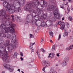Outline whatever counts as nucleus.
I'll return each mask as SVG.
<instances>
[{"label": "nucleus", "mask_w": 73, "mask_h": 73, "mask_svg": "<svg viewBox=\"0 0 73 73\" xmlns=\"http://www.w3.org/2000/svg\"><path fill=\"white\" fill-rule=\"evenodd\" d=\"M3 5L6 8L7 12L10 13H14L15 12H21V10L20 7H17L15 5H10L9 2L5 1L3 3Z\"/></svg>", "instance_id": "f257e3e1"}, {"label": "nucleus", "mask_w": 73, "mask_h": 73, "mask_svg": "<svg viewBox=\"0 0 73 73\" xmlns=\"http://www.w3.org/2000/svg\"><path fill=\"white\" fill-rule=\"evenodd\" d=\"M14 37L13 36L12 37L11 36V34L8 33L7 35V38L8 39H11V42L12 43H11L9 44V45L8 46V49L9 50H9H12V49H15L17 48L18 45H19V42H17L15 43L16 42V36L15 35H14Z\"/></svg>", "instance_id": "f03ea898"}, {"label": "nucleus", "mask_w": 73, "mask_h": 73, "mask_svg": "<svg viewBox=\"0 0 73 73\" xmlns=\"http://www.w3.org/2000/svg\"><path fill=\"white\" fill-rule=\"evenodd\" d=\"M7 52L6 51V47L3 46H0V57L2 58L4 62H9V61H11L10 59H7V57H9Z\"/></svg>", "instance_id": "7ed1b4c3"}, {"label": "nucleus", "mask_w": 73, "mask_h": 73, "mask_svg": "<svg viewBox=\"0 0 73 73\" xmlns=\"http://www.w3.org/2000/svg\"><path fill=\"white\" fill-rule=\"evenodd\" d=\"M45 15V14H43V12L42 11H41L38 13V15H36L35 17L33 15H31L32 19L31 20L30 18L31 17V15H27V17H26V18L25 20V21L27 23H29L30 21H31V22H33L35 19L36 20H39V19L38 18L39 17H40V19H41V17H42V19H43V18H44V16H46V15Z\"/></svg>", "instance_id": "20e7f679"}, {"label": "nucleus", "mask_w": 73, "mask_h": 73, "mask_svg": "<svg viewBox=\"0 0 73 73\" xmlns=\"http://www.w3.org/2000/svg\"><path fill=\"white\" fill-rule=\"evenodd\" d=\"M7 24L6 25L5 23L2 24L1 25V32H3L4 30V32L5 33H8L9 32L14 33H15V29L14 27L13 26H11L9 25L8 24V23H6Z\"/></svg>", "instance_id": "39448f33"}, {"label": "nucleus", "mask_w": 73, "mask_h": 73, "mask_svg": "<svg viewBox=\"0 0 73 73\" xmlns=\"http://www.w3.org/2000/svg\"><path fill=\"white\" fill-rule=\"evenodd\" d=\"M3 17L4 19L7 20V21H5V23H8L7 25H9V26L13 27H16V25L12 23V22L11 21V19L10 18V15H7L6 16L5 15V17Z\"/></svg>", "instance_id": "423d86ee"}, {"label": "nucleus", "mask_w": 73, "mask_h": 73, "mask_svg": "<svg viewBox=\"0 0 73 73\" xmlns=\"http://www.w3.org/2000/svg\"><path fill=\"white\" fill-rule=\"evenodd\" d=\"M36 6L34 4H31L29 3H28L26 5V6L27 7L25 8V9L26 11H28L29 12H30L31 15H33V13H35V11L33 9H31V7H33L34 6Z\"/></svg>", "instance_id": "0eeeda50"}, {"label": "nucleus", "mask_w": 73, "mask_h": 73, "mask_svg": "<svg viewBox=\"0 0 73 73\" xmlns=\"http://www.w3.org/2000/svg\"><path fill=\"white\" fill-rule=\"evenodd\" d=\"M3 66L5 68L8 69V70H9L10 72H13V71L14 69L13 68V67L12 65L10 64H4Z\"/></svg>", "instance_id": "6e6552de"}, {"label": "nucleus", "mask_w": 73, "mask_h": 73, "mask_svg": "<svg viewBox=\"0 0 73 73\" xmlns=\"http://www.w3.org/2000/svg\"><path fill=\"white\" fill-rule=\"evenodd\" d=\"M53 13L54 16L56 19H59L60 18V15L58 14V9H56L55 12H53Z\"/></svg>", "instance_id": "1a4fd4ad"}, {"label": "nucleus", "mask_w": 73, "mask_h": 73, "mask_svg": "<svg viewBox=\"0 0 73 73\" xmlns=\"http://www.w3.org/2000/svg\"><path fill=\"white\" fill-rule=\"evenodd\" d=\"M62 63V66H65L67 65V63H68V57H65Z\"/></svg>", "instance_id": "9d476101"}, {"label": "nucleus", "mask_w": 73, "mask_h": 73, "mask_svg": "<svg viewBox=\"0 0 73 73\" xmlns=\"http://www.w3.org/2000/svg\"><path fill=\"white\" fill-rule=\"evenodd\" d=\"M16 1H17L20 5L21 4L22 5H24L25 4V0H15Z\"/></svg>", "instance_id": "9b49d317"}, {"label": "nucleus", "mask_w": 73, "mask_h": 73, "mask_svg": "<svg viewBox=\"0 0 73 73\" xmlns=\"http://www.w3.org/2000/svg\"><path fill=\"white\" fill-rule=\"evenodd\" d=\"M1 15L3 17H5L6 14V11L5 9H3L1 11Z\"/></svg>", "instance_id": "f8f14e48"}, {"label": "nucleus", "mask_w": 73, "mask_h": 73, "mask_svg": "<svg viewBox=\"0 0 73 73\" xmlns=\"http://www.w3.org/2000/svg\"><path fill=\"white\" fill-rule=\"evenodd\" d=\"M42 64L43 65H46L47 66H49L50 65V62H46L45 61H44L42 62Z\"/></svg>", "instance_id": "ddd939ff"}, {"label": "nucleus", "mask_w": 73, "mask_h": 73, "mask_svg": "<svg viewBox=\"0 0 73 73\" xmlns=\"http://www.w3.org/2000/svg\"><path fill=\"white\" fill-rule=\"evenodd\" d=\"M54 6L52 5H50L48 6V7L47 8V10L48 11H53V8H54Z\"/></svg>", "instance_id": "4468645a"}, {"label": "nucleus", "mask_w": 73, "mask_h": 73, "mask_svg": "<svg viewBox=\"0 0 73 73\" xmlns=\"http://www.w3.org/2000/svg\"><path fill=\"white\" fill-rule=\"evenodd\" d=\"M10 43V41L7 40L5 42V44H4V46H8L9 44Z\"/></svg>", "instance_id": "2eb2a0df"}, {"label": "nucleus", "mask_w": 73, "mask_h": 73, "mask_svg": "<svg viewBox=\"0 0 73 73\" xmlns=\"http://www.w3.org/2000/svg\"><path fill=\"white\" fill-rule=\"evenodd\" d=\"M0 36L1 37H7L6 34L4 33H2L0 34Z\"/></svg>", "instance_id": "dca6fc26"}, {"label": "nucleus", "mask_w": 73, "mask_h": 73, "mask_svg": "<svg viewBox=\"0 0 73 73\" xmlns=\"http://www.w3.org/2000/svg\"><path fill=\"white\" fill-rule=\"evenodd\" d=\"M43 5H41V7H43L44 5H46L45 6V7H46V2L45 1H43Z\"/></svg>", "instance_id": "f3484780"}, {"label": "nucleus", "mask_w": 73, "mask_h": 73, "mask_svg": "<svg viewBox=\"0 0 73 73\" xmlns=\"http://www.w3.org/2000/svg\"><path fill=\"white\" fill-rule=\"evenodd\" d=\"M18 54V53L17 52H15L14 54L13 55V56L14 57V58H16Z\"/></svg>", "instance_id": "a211bd4d"}, {"label": "nucleus", "mask_w": 73, "mask_h": 73, "mask_svg": "<svg viewBox=\"0 0 73 73\" xmlns=\"http://www.w3.org/2000/svg\"><path fill=\"white\" fill-rule=\"evenodd\" d=\"M15 17L16 19L17 20H20V17L18 16L17 15H15Z\"/></svg>", "instance_id": "6ab92c4d"}, {"label": "nucleus", "mask_w": 73, "mask_h": 73, "mask_svg": "<svg viewBox=\"0 0 73 73\" xmlns=\"http://www.w3.org/2000/svg\"><path fill=\"white\" fill-rule=\"evenodd\" d=\"M3 42H4L3 39L2 38H0V45L2 44Z\"/></svg>", "instance_id": "aec40b11"}, {"label": "nucleus", "mask_w": 73, "mask_h": 73, "mask_svg": "<svg viewBox=\"0 0 73 73\" xmlns=\"http://www.w3.org/2000/svg\"><path fill=\"white\" fill-rule=\"evenodd\" d=\"M50 73H57V72L54 71V70H51L50 71Z\"/></svg>", "instance_id": "412c9836"}, {"label": "nucleus", "mask_w": 73, "mask_h": 73, "mask_svg": "<svg viewBox=\"0 0 73 73\" xmlns=\"http://www.w3.org/2000/svg\"><path fill=\"white\" fill-rule=\"evenodd\" d=\"M49 35L50 36H51L52 37H53V33L52 32H49Z\"/></svg>", "instance_id": "4be33fe9"}, {"label": "nucleus", "mask_w": 73, "mask_h": 73, "mask_svg": "<svg viewBox=\"0 0 73 73\" xmlns=\"http://www.w3.org/2000/svg\"><path fill=\"white\" fill-rule=\"evenodd\" d=\"M68 73H73V69H70L69 70Z\"/></svg>", "instance_id": "5701e85b"}, {"label": "nucleus", "mask_w": 73, "mask_h": 73, "mask_svg": "<svg viewBox=\"0 0 73 73\" xmlns=\"http://www.w3.org/2000/svg\"><path fill=\"white\" fill-rule=\"evenodd\" d=\"M56 24L58 25H60L62 24V22L61 21H59L58 22L56 23Z\"/></svg>", "instance_id": "b1692460"}, {"label": "nucleus", "mask_w": 73, "mask_h": 73, "mask_svg": "<svg viewBox=\"0 0 73 73\" xmlns=\"http://www.w3.org/2000/svg\"><path fill=\"white\" fill-rule=\"evenodd\" d=\"M65 36H68V32H66L63 34L64 37H65Z\"/></svg>", "instance_id": "393cba45"}, {"label": "nucleus", "mask_w": 73, "mask_h": 73, "mask_svg": "<svg viewBox=\"0 0 73 73\" xmlns=\"http://www.w3.org/2000/svg\"><path fill=\"white\" fill-rule=\"evenodd\" d=\"M65 23L64 22H62V24L61 25V26H62V27H64L65 26Z\"/></svg>", "instance_id": "a878e982"}, {"label": "nucleus", "mask_w": 73, "mask_h": 73, "mask_svg": "<svg viewBox=\"0 0 73 73\" xmlns=\"http://www.w3.org/2000/svg\"><path fill=\"white\" fill-rule=\"evenodd\" d=\"M68 19L70 20V21L72 20V17L71 16H70L68 17Z\"/></svg>", "instance_id": "bb28decb"}, {"label": "nucleus", "mask_w": 73, "mask_h": 73, "mask_svg": "<svg viewBox=\"0 0 73 73\" xmlns=\"http://www.w3.org/2000/svg\"><path fill=\"white\" fill-rule=\"evenodd\" d=\"M55 50V46L54 45L52 46V50Z\"/></svg>", "instance_id": "cd10ccee"}, {"label": "nucleus", "mask_w": 73, "mask_h": 73, "mask_svg": "<svg viewBox=\"0 0 73 73\" xmlns=\"http://www.w3.org/2000/svg\"><path fill=\"white\" fill-rule=\"evenodd\" d=\"M66 25L67 28H69V24L68 23H66Z\"/></svg>", "instance_id": "c85d7f7f"}, {"label": "nucleus", "mask_w": 73, "mask_h": 73, "mask_svg": "<svg viewBox=\"0 0 73 73\" xmlns=\"http://www.w3.org/2000/svg\"><path fill=\"white\" fill-rule=\"evenodd\" d=\"M64 27H65L61 26V27H60V29H62V30H63V29H64Z\"/></svg>", "instance_id": "c756f323"}, {"label": "nucleus", "mask_w": 73, "mask_h": 73, "mask_svg": "<svg viewBox=\"0 0 73 73\" xmlns=\"http://www.w3.org/2000/svg\"><path fill=\"white\" fill-rule=\"evenodd\" d=\"M61 38V34H60L59 36V38H58V40H60V39Z\"/></svg>", "instance_id": "7c9ffc66"}, {"label": "nucleus", "mask_w": 73, "mask_h": 73, "mask_svg": "<svg viewBox=\"0 0 73 73\" xmlns=\"http://www.w3.org/2000/svg\"><path fill=\"white\" fill-rule=\"evenodd\" d=\"M35 44V42H34L33 43L32 42L30 43V45H32V46H33V45H34Z\"/></svg>", "instance_id": "2f4dec72"}, {"label": "nucleus", "mask_w": 73, "mask_h": 73, "mask_svg": "<svg viewBox=\"0 0 73 73\" xmlns=\"http://www.w3.org/2000/svg\"><path fill=\"white\" fill-rule=\"evenodd\" d=\"M41 50L43 53H44L45 52V51L44 49V48H41Z\"/></svg>", "instance_id": "473e14b6"}, {"label": "nucleus", "mask_w": 73, "mask_h": 73, "mask_svg": "<svg viewBox=\"0 0 73 73\" xmlns=\"http://www.w3.org/2000/svg\"><path fill=\"white\" fill-rule=\"evenodd\" d=\"M30 49H33V46L31 45L30 44Z\"/></svg>", "instance_id": "72a5a7b5"}, {"label": "nucleus", "mask_w": 73, "mask_h": 73, "mask_svg": "<svg viewBox=\"0 0 73 73\" xmlns=\"http://www.w3.org/2000/svg\"><path fill=\"white\" fill-rule=\"evenodd\" d=\"M67 10L68 12H70V9L69 8V6H68Z\"/></svg>", "instance_id": "f704fd0d"}, {"label": "nucleus", "mask_w": 73, "mask_h": 73, "mask_svg": "<svg viewBox=\"0 0 73 73\" xmlns=\"http://www.w3.org/2000/svg\"><path fill=\"white\" fill-rule=\"evenodd\" d=\"M69 3H73V1L72 0H68Z\"/></svg>", "instance_id": "c9c22d12"}, {"label": "nucleus", "mask_w": 73, "mask_h": 73, "mask_svg": "<svg viewBox=\"0 0 73 73\" xmlns=\"http://www.w3.org/2000/svg\"><path fill=\"white\" fill-rule=\"evenodd\" d=\"M38 56L39 59H41V57H40V54H38Z\"/></svg>", "instance_id": "e433bc0d"}, {"label": "nucleus", "mask_w": 73, "mask_h": 73, "mask_svg": "<svg viewBox=\"0 0 73 73\" xmlns=\"http://www.w3.org/2000/svg\"><path fill=\"white\" fill-rule=\"evenodd\" d=\"M21 57H23L24 56L23 54V53L21 52Z\"/></svg>", "instance_id": "4c0bfd02"}, {"label": "nucleus", "mask_w": 73, "mask_h": 73, "mask_svg": "<svg viewBox=\"0 0 73 73\" xmlns=\"http://www.w3.org/2000/svg\"><path fill=\"white\" fill-rule=\"evenodd\" d=\"M60 8H62V9H64V7L62 6H60Z\"/></svg>", "instance_id": "58836bf2"}, {"label": "nucleus", "mask_w": 73, "mask_h": 73, "mask_svg": "<svg viewBox=\"0 0 73 73\" xmlns=\"http://www.w3.org/2000/svg\"><path fill=\"white\" fill-rule=\"evenodd\" d=\"M51 54H52L51 53L49 54V56H48V58L50 57V55H51Z\"/></svg>", "instance_id": "ea45409f"}, {"label": "nucleus", "mask_w": 73, "mask_h": 73, "mask_svg": "<svg viewBox=\"0 0 73 73\" xmlns=\"http://www.w3.org/2000/svg\"><path fill=\"white\" fill-rule=\"evenodd\" d=\"M30 38H32V36H33L32 35V34H30Z\"/></svg>", "instance_id": "a19ab883"}, {"label": "nucleus", "mask_w": 73, "mask_h": 73, "mask_svg": "<svg viewBox=\"0 0 73 73\" xmlns=\"http://www.w3.org/2000/svg\"><path fill=\"white\" fill-rule=\"evenodd\" d=\"M46 67H44L42 69L43 71H44L45 70V68H46Z\"/></svg>", "instance_id": "79ce46f5"}, {"label": "nucleus", "mask_w": 73, "mask_h": 73, "mask_svg": "<svg viewBox=\"0 0 73 73\" xmlns=\"http://www.w3.org/2000/svg\"><path fill=\"white\" fill-rule=\"evenodd\" d=\"M56 56H57V57H59L60 56V54H56Z\"/></svg>", "instance_id": "37998d69"}, {"label": "nucleus", "mask_w": 73, "mask_h": 73, "mask_svg": "<svg viewBox=\"0 0 73 73\" xmlns=\"http://www.w3.org/2000/svg\"><path fill=\"white\" fill-rule=\"evenodd\" d=\"M21 61H23V60H24V59L22 57L21 58Z\"/></svg>", "instance_id": "c03bdc74"}, {"label": "nucleus", "mask_w": 73, "mask_h": 73, "mask_svg": "<svg viewBox=\"0 0 73 73\" xmlns=\"http://www.w3.org/2000/svg\"><path fill=\"white\" fill-rule=\"evenodd\" d=\"M12 21H15V19H14V18H12Z\"/></svg>", "instance_id": "a18cd8bd"}, {"label": "nucleus", "mask_w": 73, "mask_h": 73, "mask_svg": "<svg viewBox=\"0 0 73 73\" xmlns=\"http://www.w3.org/2000/svg\"><path fill=\"white\" fill-rule=\"evenodd\" d=\"M11 17H12V18H14V15H11Z\"/></svg>", "instance_id": "49530a36"}, {"label": "nucleus", "mask_w": 73, "mask_h": 73, "mask_svg": "<svg viewBox=\"0 0 73 73\" xmlns=\"http://www.w3.org/2000/svg\"><path fill=\"white\" fill-rule=\"evenodd\" d=\"M70 38H71V39H73V36H70Z\"/></svg>", "instance_id": "de8ad7c7"}, {"label": "nucleus", "mask_w": 73, "mask_h": 73, "mask_svg": "<svg viewBox=\"0 0 73 73\" xmlns=\"http://www.w3.org/2000/svg\"><path fill=\"white\" fill-rule=\"evenodd\" d=\"M44 40L42 39V38L41 40V42H42V41H44Z\"/></svg>", "instance_id": "09e8293b"}, {"label": "nucleus", "mask_w": 73, "mask_h": 73, "mask_svg": "<svg viewBox=\"0 0 73 73\" xmlns=\"http://www.w3.org/2000/svg\"><path fill=\"white\" fill-rule=\"evenodd\" d=\"M50 42H51V43H53V41H52V40H50Z\"/></svg>", "instance_id": "8fccbe9b"}, {"label": "nucleus", "mask_w": 73, "mask_h": 73, "mask_svg": "<svg viewBox=\"0 0 73 73\" xmlns=\"http://www.w3.org/2000/svg\"><path fill=\"white\" fill-rule=\"evenodd\" d=\"M54 57V56L53 55H52V56L51 57V58H53Z\"/></svg>", "instance_id": "3c124183"}, {"label": "nucleus", "mask_w": 73, "mask_h": 73, "mask_svg": "<svg viewBox=\"0 0 73 73\" xmlns=\"http://www.w3.org/2000/svg\"><path fill=\"white\" fill-rule=\"evenodd\" d=\"M66 50H69V48H68H68H66Z\"/></svg>", "instance_id": "603ef678"}, {"label": "nucleus", "mask_w": 73, "mask_h": 73, "mask_svg": "<svg viewBox=\"0 0 73 73\" xmlns=\"http://www.w3.org/2000/svg\"><path fill=\"white\" fill-rule=\"evenodd\" d=\"M18 72H20V69H18Z\"/></svg>", "instance_id": "864d4df0"}, {"label": "nucleus", "mask_w": 73, "mask_h": 73, "mask_svg": "<svg viewBox=\"0 0 73 73\" xmlns=\"http://www.w3.org/2000/svg\"><path fill=\"white\" fill-rule=\"evenodd\" d=\"M64 20V17H63L62 18V20L63 21V20Z\"/></svg>", "instance_id": "5fc2aeb1"}, {"label": "nucleus", "mask_w": 73, "mask_h": 73, "mask_svg": "<svg viewBox=\"0 0 73 73\" xmlns=\"http://www.w3.org/2000/svg\"><path fill=\"white\" fill-rule=\"evenodd\" d=\"M32 52H34V50L33 49H32Z\"/></svg>", "instance_id": "6e6d98bb"}, {"label": "nucleus", "mask_w": 73, "mask_h": 73, "mask_svg": "<svg viewBox=\"0 0 73 73\" xmlns=\"http://www.w3.org/2000/svg\"><path fill=\"white\" fill-rule=\"evenodd\" d=\"M70 49H73V48H70V49H69V50H70Z\"/></svg>", "instance_id": "4d7b16f0"}, {"label": "nucleus", "mask_w": 73, "mask_h": 73, "mask_svg": "<svg viewBox=\"0 0 73 73\" xmlns=\"http://www.w3.org/2000/svg\"><path fill=\"white\" fill-rule=\"evenodd\" d=\"M1 11H0V16H1Z\"/></svg>", "instance_id": "13d9d810"}, {"label": "nucleus", "mask_w": 73, "mask_h": 73, "mask_svg": "<svg viewBox=\"0 0 73 73\" xmlns=\"http://www.w3.org/2000/svg\"><path fill=\"white\" fill-rule=\"evenodd\" d=\"M36 53H37V54H38V51H37L36 52Z\"/></svg>", "instance_id": "bf43d9fd"}, {"label": "nucleus", "mask_w": 73, "mask_h": 73, "mask_svg": "<svg viewBox=\"0 0 73 73\" xmlns=\"http://www.w3.org/2000/svg\"><path fill=\"white\" fill-rule=\"evenodd\" d=\"M50 1H53V0H50Z\"/></svg>", "instance_id": "052dcab7"}, {"label": "nucleus", "mask_w": 73, "mask_h": 73, "mask_svg": "<svg viewBox=\"0 0 73 73\" xmlns=\"http://www.w3.org/2000/svg\"><path fill=\"white\" fill-rule=\"evenodd\" d=\"M56 66H58V65L56 64Z\"/></svg>", "instance_id": "680f3d73"}, {"label": "nucleus", "mask_w": 73, "mask_h": 73, "mask_svg": "<svg viewBox=\"0 0 73 73\" xmlns=\"http://www.w3.org/2000/svg\"><path fill=\"white\" fill-rule=\"evenodd\" d=\"M64 30H65V31H66V29H65Z\"/></svg>", "instance_id": "e2e57ef3"}, {"label": "nucleus", "mask_w": 73, "mask_h": 73, "mask_svg": "<svg viewBox=\"0 0 73 73\" xmlns=\"http://www.w3.org/2000/svg\"><path fill=\"white\" fill-rule=\"evenodd\" d=\"M71 10H72V11H73V8Z\"/></svg>", "instance_id": "0e129e2a"}, {"label": "nucleus", "mask_w": 73, "mask_h": 73, "mask_svg": "<svg viewBox=\"0 0 73 73\" xmlns=\"http://www.w3.org/2000/svg\"><path fill=\"white\" fill-rule=\"evenodd\" d=\"M21 72H22V73H23V71H22Z\"/></svg>", "instance_id": "69168bd1"}, {"label": "nucleus", "mask_w": 73, "mask_h": 73, "mask_svg": "<svg viewBox=\"0 0 73 73\" xmlns=\"http://www.w3.org/2000/svg\"><path fill=\"white\" fill-rule=\"evenodd\" d=\"M46 26H47V24H46Z\"/></svg>", "instance_id": "338daca9"}, {"label": "nucleus", "mask_w": 73, "mask_h": 73, "mask_svg": "<svg viewBox=\"0 0 73 73\" xmlns=\"http://www.w3.org/2000/svg\"><path fill=\"white\" fill-rule=\"evenodd\" d=\"M38 4H39V2H38Z\"/></svg>", "instance_id": "774afa93"}]
</instances>
